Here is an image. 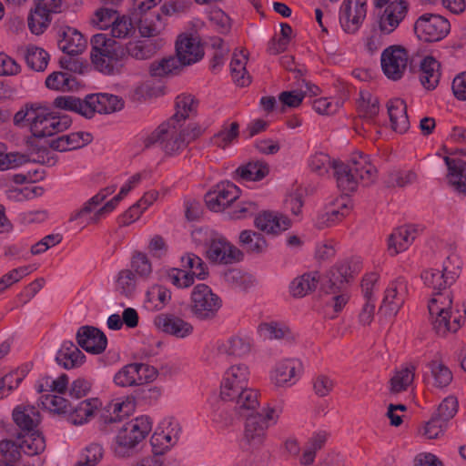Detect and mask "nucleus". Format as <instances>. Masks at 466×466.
Listing matches in <instances>:
<instances>
[{
    "mask_svg": "<svg viewBox=\"0 0 466 466\" xmlns=\"http://www.w3.org/2000/svg\"><path fill=\"white\" fill-rule=\"evenodd\" d=\"M166 24L161 15L157 14L153 18L144 17L137 20V28L143 38L156 37L165 30Z\"/></svg>",
    "mask_w": 466,
    "mask_h": 466,
    "instance_id": "obj_50",
    "label": "nucleus"
},
{
    "mask_svg": "<svg viewBox=\"0 0 466 466\" xmlns=\"http://www.w3.org/2000/svg\"><path fill=\"white\" fill-rule=\"evenodd\" d=\"M416 367L411 363H406L398 368L390 378V390L399 393L408 390L413 385Z\"/></svg>",
    "mask_w": 466,
    "mask_h": 466,
    "instance_id": "obj_41",
    "label": "nucleus"
},
{
    "mask_svg": "<svg viewBox=\"0 0 466 466\" xmlns=\"http://www.w3.org/2000/svg\"><path fill=\"white\" fill-rule=\"evenodd\" d=\"M72 121L68 116L57 115L48 108L36 106L30 131L35 137H51L69 128Z\"/></svg>",
    "mask_w": 466,
    "mask_h": 466,
    "instance_id": "obj_11",
    "label": "nucleus"
},
{
    "mask_svg": "<svg viewBox=\"0 0 466 466\" xmlns=\"http://www.w3.org/2000/svg\"><path fill=\"white\" fill-rule=\"evenodd\" d=\"M77 342L82 349L92 354L102 353L107 345L106 335L94 327H82L77 332Z\"/></svg>",
    "mask_w": 466,
    "mask_h": 466,
    "instance_id": "obj_28",
    "label": "nucleus"
},
{
    "mask_svg": "<svg viewBox=\"0 0 466 466\" xmlns=\"http://www.w3.org/2000/svg\"><path fill=\"white\" fill-rule=\"evenodd\" d=\"M85 359L84 353L72 341H64L56 356L57 364L66 370L81 366Z\"/></svg>",
    "mask_w": 466,
    "mask_h": 466,
    "instance_id": "obj_38",
    "label": "nucleus"
},
{
    "mask_svg": "<svg viewBox=\"0 0 466 466\" xmlns=\"http://www.w3.org/2000/svg\"><path fill=\"white\" fill-rule=\"evenodd\" d=\"M239 241L248 251L253 253H264L268 248V242L265 238L251 230H243L239 234Z\"/></svg>",
    "mask_w": 466,
    "mask_h": 466,
    "instance_id": "obj_59",
    "label": "nucleus"
},
{
    "mask_svg": "<svg viewBox=\"0 0 466 466\" xmlns=\"http://www.w3.org/2000/svg\"><path fill=\"white\" fill-rule=\"evenodd\" d=\"M18 445L23 453L34 456L46 449V441L42 433L35 429L21 432L18 435Z\"/></svg>",
    "mask_w": 466,
    "mask_h": 466,
    "instance_id": "obj_43",
    "label": "nucleus"
},
{
    "mask_svg": "<svg viewBox=\"0 0 466 466\" xmlns=\"http://www.w3.org/2000/svg\"><path fill=\"white\" fill-rule=\"evenodd\" d=\"M391 128L399 134L406 133L410 127L407 105L401 98H392L387 104Z\"/></svg>",
    "mask_w": 466,
    "mask_h": 466,
    "instance_id": "obj_33",
    "label": "nucleus"
},
{
    "mask_svg": "<svg viewBox=\"0 0 466 466\" xmlns=\"http://www.w3.org/2000/svg\"><path fill=\"white\" fill-rule=\"evenodd\" d=\"M181 266L188 269L195 279L204 280L208 277V270L203 260L195 254L187 253L181 257Z\"/></svg>",
    "mask_w": 466,
    "mask_h": 466,
    "instance_id": "obj_58",
    "label": "nucleus"
},
{
    "mask_svg": "<svg viewBox=\"0 0 466 466\" xmlns=\"http://www.w3.org/2000/svg\"><path fill=\"white\" fill-rule=\"evenodd\" d=\"M171 299V292L160 285L151 286L147 293L145 305L149 310L163 309Z\"/></svg>",
    "mask_w": 466,
    "mask_h": 466,
    "instance_id": "obj_46",
    "label": "nucleus"
},
{
    "mask_svg": "<svg viewBox=\"0 0 466 466\" xmlns=\"http://www.w3.org/2000/svg\"><path fill=\"white\" fill-rule=\"evenodd\" d=\"M428 309L432 328L440 336L457 332L466 319V309L453 303L450 291L434 293L428 303Z\"/></svg>",
    "mask_w": 466,
    "mask_h": 466,
    "instance_id": "obj_2",
    "label": "nucleus"
},
{
    "mask_svg": "<svg viewBox=\"0 0 466 466\" xmlns=\"http://www.w3.org/2000/svg\"><path fill=\"white\" fill-rule=\"evenodd\" d=\"M304 371V362L299 358H282L270 368L268 380L275 389L287 390L299 383Z\"/></svg>",
    "mask_w": 466,
    "mask_h": 466,
    "instance_id": "obj_7",
    "label": "nucleus"
},
{
    "mask_svg": "<svg viewBox=\"0 0 466 466\" xmlns=\"http://www.w3.org/2000/svg\"><path fill=\"white\" fill-rule=\"evenodd\" d=\"M258 333L263 339H279L289 333L288 327L276 321L263 322L258 327Z\"/></svg>",
    "mask_w": 466,
    "mask_h": 466,
    "instance_id": "obj_62",
    "label": "nucleus"
},
{
    "mask_svg": "<svg viewBox=\"0 0 466 466\" xmlns=\"http://www.w3.org/2000/svg\"><path fill=\"white\" fill-rule=\"evenodd\" d=\"M51 23L50 15L41 7L35 6L29 13L27 24L30 32L35 35H42Z\"/></svg>",
    "mask_w": 466,
    "mask_h": 466,
    "instance_id": "obj_54",
    "label": "nucleus"
},
{
    "mask_svg": "<svg viewBox=\"0 0 466 466\" xmlns=\"http://www.w3.org/2000/svg\"><path fill=\"white\" fill-rule=\"evenodd\" d=\"M157 377V370L144 363H130L122 367L115 375L116 386L126 388L152 382Z\"/></svg>",
    "mask_w": 466,
    "mask_h": 466,
    "instance_id": "obj_15",
    "label": "nucleus"
},
{
    "mask_svg": "<svg viewBox=\"0 0 466 466\" xmlns=\"http://www.w3.org/2000/svg\"><path fill=\"white\" fill-rule=\"evenodd\" d=\"M362 268L360 257H351L337 262L329 270V278L332 286L350 281Z\"/></svg>",
    "mask_w": 466,
    "mask_h": 466,
    "instance_id": "obj_27",
    "label": "nucleus"
},
{
    "mask_svg": "<svg viewBox=\"0 0 466 466\" xmlns=\"http://www.w3.org/2000/svg\"><path fill=\"white\" fill-rule=\"evenodd\" d=\"M238 135V125L236 122L227 124L215 135L214 144L219 147L226 148L233 144Z\"/></svg>",
    "mask_w": 466,
    "mask_h": 466,
    "instance_id": "obj_63",
    "label": "nucleus"
},
{
    "mask_svg": "<svg viewBox=\"0 0 466 466\" xmlns=\"http://www.w3.org/2000/svg\"><path fill=\"white\" fill-rule=\"evenodd\" d=\"M353 209V201L348 195H341L329 201L318 217V226L328 228L341 222Z\"/></svg>",
    "mask_w": 466,
    "mask_h": 466,
    "instance_id": "obj_22",
    "label": "nucleus"
},
{
    "mask_svg": "<svg viewBox=\"0 0 466 466\" xmlns=\"http://www.w3.org/2000/svg\"><path fill=\"white\" fill-rule=\"evenodd\" d=\"M334 177L338 187L348 195L357 190L360 183L368 186L377 178V168L362 153L352 155L349 163H334Z\"/></svg>",
    "mask_w": 466,
    "mask_h": 466,
    "instance_id": "obj_3",
    "label": "nucleus"
},
{
    "mask_svg": "<svg viewBox=\"0 0 466 466\" xmlns=\"http://www.w3.org/2000/svg\"><path fill=\"white\" fill-rule=\"evenodd\" d=\"M198 103L191 95H180L176 99V112L172 117L158 126L152 133L153 140H159L165 136H176L187 118L195 115Z\"/></svg>",
    "mask_w": 466,
    "mask_h": 466,
    "instance_id": "obj_9",
    "label": "nucleus"
},
{
    "mask_svg": "<svg viewBox=\"0 0 466 466\" xmlns=\"http://www.w3.org/2000/svg\"><path fill=\"white\" fill-rule=\"evenodd\" d=\"M407 294L408 285L404 279L390 282L385 290L380 310L389 316L396 315L404 304Z\"/></svg>",
    "mask_w": 466,
    "mask_h": 466,
    "instance_id": "obj_24",
    "label": "nucleus"
},
{
    "mask_svg": "<svg viewBox=\"0 0 466 466\" xmlns=\"http://www.w3.org/2000/svg\"><path fill=\"white\" fill-rule=\"evenodd\" d=\"M268 165L262 161H252L247 165L239 167L237 174L245 181H258L263 179L268 174Z\"/></svg>",
    "mask_w": 466,
    "mask_h": 466,
    "instance_id": "obj_52",
    "label": "nucleus"
},
{
    "mask_svg": "<svg viewBox=\"0 0 466 466\" xmlns=\"http://www.w3.org/2000/svg\"><path fill=\"white\" fill-rule=\"evenodd\" d=\"M69 385L68 376L61 374L56 378L42 376L35 382V390L43 394H64Z\"/></svg>",
    "mask_w": 466,
    "mask_h": 466,
    "instance_id": "obj_44",
    "label": "nucleus"
},
{
    "mask_svg": "<svg viewBox=\"0 0 466 466\" xmlns=\"http://www.w3.org/2000/svg\"><path fill=\"white\" fill-rule=\"evenodd\" d=\"M408 63V52L399 45L388 46L380 55L381 70L385 76L392 81L402 78L407 71Z\"/></svg>",
    "mask_w": 466,
    "mask_h": 466,
    "instance_id": "obj_17",
    "label": "nucleus"
},
{
    "mask_svg": "<svg viewBox=\"0 0 466 466\" xmlns=\"http://www.w3.org/2000/svg\"><path fill=\"white\" fill-rule=\"evenodd\" d=\"M447 166V181L455 191L466 194V162L459 158L444 157Z\"/></svg>",
    "mask_w": 466,
    "mask_h": 466,
    "instance_id": "obj_35",
    "label": "nucleus"
},
{
    "mask_svg": "<svg viewBox=\"0 0 466 466\" xmlns=\"http://www.w3.org/2000/svg\"><path fill=\"white\" fill-rule=\"evenodd\" d=\"M152 420L147 415L137 416L123 424L117 431L113 451L117 457L132 456L137 447L146 440L152 431Z\"/></svg>",
    "mask_w": 466,
    "mask_h": 466,
    "instance_id": "obj_4",
    "label": "nucleus"
},
{
    "mask_svg": "<svg viewBox=\"0 0 466 466\" xmlns=\"http://www.w3.org/2000/svg\"><path fill=\"white\" fill-rule=\"evenodd\" d=\"M451 24L442 15L436 14H423L414 23L416 36L424 42H437L442 40L450 33Z\"/></svg>",
    "mask_w": 466,
    "mask_h": 466,
    "instance_id": "obj_14",
    "label": "nucleus"
},
{
    "mask_svg": "<svg viewBox=\"0 0 466 466\" xmlns=\"http://www.w3.org/2000/svg\"><path fill=\"white\" fill-rule=\"evenodd\" d=\"M254 224L267 234L278 235L289 229L290 220L279 213L264 211L255 218Z\"/></svg>",
    "mask_w": 466,
    "mask_h": 466,
    "instance_id": "obj_30",
    "label": "nucleus"
},
{
    "mask_svg": "<svg viewBox=\"0 0 466 466\" xmlns=\"http://www.w3.org/2000/svg\"><path fill=\"white\" fill-rule=\"evenodd\" d=\"M12 415L22 432L36 429L40 422V413L33 405H18L14 409Z\"/></svg>",
    "mask_w": 466,
    "mask_h": 466,
    "instance_id": "obj_40",
    "label": "nucleus"
},
{
    "mask_svg": "<svg viewBox=\"0 0 466 466\" xmlns=\"http://www.w3.org/2000/svg\"><path fill=\"white\" fill-rule=\"evenodd\" d=\"M21 52L24 56L26 65L31 69L41 72L47 67L49 62V55L44 48L35 45H28L23 47Z\"/></svg>",
    "mask_w": 466,
    "mask_h": 466,
    "instance_id": "obj_45",
    "label": "nucleus"
},
{
    "mask_svg": "<svg viewBox=\"0 0 466 466\" xmlns=\"http://www.w3.org/2000/svg\"><path fill=\"white\" fill-rule=\"evenodd\" d=\"M62 394H43L38 401L43 409L55 414H66L70 410L69 401Z\"/></svg>",
    "mask_w": 466,
    "mask_h": 466,
    "instance_id": "obj_53",
    "label": "nucleus"
},
{
    "mask_svg": "<svg viewBox=\"0 0 466 466\" xmlns=\"http://www.w3.org/2000/svg\"><path fill=\"white\" fill-rule=\"evenodd\" d=\"M46 86L51 90L66 92L74 88L76 80L67 72L55 71L46 77Z\"/></svg>",
    "mask_w": 466,
    "mask_h": 466,
    "instance_id": "obj_55",
    "label": "nucleus"
},
{
    "mask_svg": "<svg viewBox=\"0 0 466 466\" xmlns=\"http://www.w3.org/2000/svg\"><path fill=\"white\" fill-rule=\"evenodd\" d=\"M101 407L97 398H89L80 401L69 413V420L75 425H83L88 422Z\"/></svg>",
    "mask_w": 466,
    "mask_h": 466,
    "instance_id": "obj_42",
    "label": "nucleus"
},
{
    "mask_svg": "<svg viewBox=\"0 0 466 466\" xmlns=\"http://www.w3.org/2000/svg\"><path fill=\"white\" fill-rule=\"evenodd\" d=\"M146 177V172L137 173L129 177L121 186L119 192L98 208L108 197L116 192V186L110 185L102 188L97 194L89 198L80 209L71 214L70 221H77L79 227L84 228L96 218L111 213Z\"/></svg>",
    "mask_w": 466,
    "mask_h": 466,
    "instance_id": "obj_1",
    "label": "nucleus"
},
{
    "mask_svg": "<svg viewBox=\"0 0 466 466\" xmlns=\"http://www.w3.org/2000/svg\"><path fill=\"white\" fill-rule=\"evenodd\" d=\"M428 371L423 379L428 387L438 390L447 388L452 381L453 376L451 370L441 360H433L427 364Z\"/></svg>",
    "mask_w": 466,
    "mask_h": 466,
    "instance_id": "obj_29",
    "label": "nucleus"
},
{
    "mask_svg": "<svg viewBox=\"0 0 466 466\" xmlns=\"http://www.w3.org/2000/svg\"><path fill=\"white\" fill-rule=\"evenodd\" d=\"M54 105L57 108L75 112L86 117V97L80 99L71 96H58L55 99Z\"/></svg>",
    "mask_w": 466,
    "mask_h": 466,
    "instance_id": "obj_61",
    "label": "nucleus"
},
{
    "mask_svg": "<svg viewBox=\"0 0 466 466\" xmlns=\"http://www.w3.org/2000/svg\"><path fill=\"white\" fill-rule=\"evenodd\" d=\"M252 347L253 339L249 335L238 333L212 341L207 347L208 358H243L250 353Z\"/></svg>",
    "mask_w": 466,
    "mask_h": 466,
    "instance_id": "obj_10",
    "label": "nucleus"
},
{
    "mask_svg": "<svg viewBox=\"0 0 466 466\" xmlns=\"http://www.w3.org/2000/svg\"><path fill=\"white\" fill-rule=\"evenodd\" d=\"M339 161L332 160L330 157L324 152L317 151L311 154L308 159V167L319 176L328 174L329 169Z\"/></svg>",
    "mask_w": 466,
    "mask_h": 466,
    "instance_id": "obj_60",
    "label": "nucleus"
},
{
    "mask_svg": "<svg viewBox=\"0 0 466 466\" xmlns=\"http://www.w3.org/2000/svg\"><path fill=\"white\" fill-rule=\"evenodd\" d=\"M182 428L177 420L165 418L157 425L151 437V445L156 454H164L174 446L180 439Z\"/></svg>",
    "mask_w": 466,
    "mask_h": 466,
    "instance_id": "obj_16",
    "label": "nucleus"
},
{
    "mask_svg": "<svg viewBox=\"0 0 466 466\" xmlns=\"http://www.w3.org/2000/svg\"><path fill=\"white\" fill-rule=\"evenodd\" d=\"M319 283L317 273H308L295 278L289 284V292L295 298H302L313 291Z\"/></svg>",
    "mask_w": 466,
    "mask_h": 466,
    "instance_id": "obj_48",
    "label": "nucleus"
},
{
    "mask_svg": "<svg viewBox=\"0 0 466 466\" xmlns=\"http://www.w3.org/2000/svg\"><path fill=\"white\" fill-rule=\"evenodd\" d=\"M240 189L232 182L223 181L205 196L207 207L214 212H220L239 198Z\"/></svg>",
    "mask_w": 466,
    "mask_h": 466,
    "instance_id": "obj_21",
    "label": "nucleus"
},
{
    "mask_svg": "<svg viewBox=\"0 0 466 466\" xmlns=\"http://www.w3.org/2000/svg\"><path fill=\"white\" fill-rule=\"evenodd\" d=\"M182 67L177 57L167 56L152 62L149 66V73L152 76L166 77L178 74Z\"/></svg>",
    "mask_w": 466,
    "mask_h": 466,
    "instance_id": "obj_47",
    "label": "nucleus"
},
{
    "mask_svg": "<svg viewBox=\"0 0 466 466\" xmlns=\"http://www.w3.org/2000/svg\"><path fill=\"white\" fill-rule=\"evenodd\" d=\"M176 54L182 66H190L201 60L204 50L199 37L192 33L180 34L176 41Z\"/></svg>",
    "mask_w": 466,
    "mask_h": 466,
    "instance_id": "obj_23",
    "label": "nucleus"
},
{
    "mask_svg": "<svg viewBox=\"0 0 466 466\" xmlns=\"http://www.w3.org/2000/svg\"><path fill=\"white\" fill-rule=\"evenodd\" d=\"M31 369V363H24L0 378V400L7 398L19 388Z\"/></svg>",
    "mask_w": 466,
    "mask_h": 466,
    "instance_id": "obj_34",
    "label": "nucleus"
},
{
    "mask_svg": "<svg viewBox=\"0 0 466 466\" xmlns=\"http://www.w3.org/2000/svg\"><path fill=\"white\" fill-rule=\"evenodd\" d=\"M93 139L90 133L85 131L72 132L57 137L50 143L51 148L64 152L75 150L89 144Z\"/></svg>",
    "mask_w": 466,
    "mask_h": 466,
    "instance_id": "obj_37",
    "label": "nucleus"
},
{
    "mask_svg": "<svg viewBox=\"0 0 466 466\" xmlns=\"http://www.w3.org/2000/svg\"><path fill=\"white\" fill-rule=\"evenodd\" d=\"M205 128L195 123L188 124L178 130L177 135L176 136H165L164 138H160L159 140H153V137L150 138L151 143L160 142L163 144L164 149L167 153L173 155L182 151L186 147L200 137Z\"/></svg>",
    "mask_w": 466,
    "mask_h": 466,
    "instance_id": "obj_19",
    "label": "nucleus"
},
{
    "mask_svg": "<svg viewBox=\"0 0 466 466\" xmlns=\"http://www.w3.org/2000/svg\"><path fill=\"white\" fill-rule=\"evenodd\" d=\"M367 3L368 0H343L339 21L344 32L354 34L360 29L367 15Z\"/></svg>",
    "mask_w": 466,
    "mask_h": 466,
    "instance_id": "obj_18",
    "label": "nucleus"
},
{
    "mask_svg": "<svg viewBox=\"0 0 466 466\" xmlns=\"http://www.w3.org/2000/svg\"><path fill=\"white\" fill-rule=\"evenodd\" d=\"M247 61V55L243 51H238L233 54L230 62L232 78L237 85L241 86H245L250 82L246 70Z\"/></svg>",
    "mask_w": 466,
    "mask_h": 466,
    "instance_id": "obj_51",
    "label": "nucleus"
},
{
    "mask_svg": "<svg viewBox=\"0 0 466 466\" xmlns=\"http://www.w3.org/2000/svg\"><path fill=\"white\" fill-rule=\"evenodd\" d=\"M441 78V64L431 56H425L420 63V80L428 90L434 89Z\"/></svg>",
    "mask_w": 466,
    "mask_h": 466,
    "instance_id": "obj_39",
    "label": "nucleus"
},
{
    "mask_svg": "<svg viewBox=\"0 0 466 466\" xmlns=\"http://www.w3.org/2000/svg\"><path fill=\"white\" fill-rule=\"evenodd\" d=\"M416 238V230L412 226H403L396 228L389 237L388 252L396 256L409 248Z\"/></svg>",
    "mask_w": 466,
    "mask_h": 466,
    "instance_id": "obj_36",
    "label": "nucleus"
},
{
    "mask_svg": "<svg viewBox=\"0 0 466 466\" xmlns=\"http://www.w3.org/2000/svg\"><path fill=\"white\" fill-rule=\"evenodd\" d=\"M461 269L460 257L451 253L444 258L439 268L423 271L421 279L427 287L438 291L437 293H443L448 291L447 289L456 281Z\"/></svg>",
    "mask_w": 466,
    "mask_h": 466,
    "instance_id": "obj_6",
    "label": "nucleus"
},
{
    "mask_svg": "<svg viewBox=\"0 0 466 466\" xmlns=\"http://www.w3.org/2000/svg\"><path fill=\"white\" fill-rule=\"evenodd\" d=\"M135 405L131 399L126 396L115 398L108 401L101 410V417L106 422H116L129 416Z\"/></svg>",
    "mask_w": 466,
    "mask_h": 466,
    "instance_id": "obj_31",
    "label": "nucleus"
},
{
    "mask_svg": "<svg viewBox=\"0 0 466 466\" xmlns=\"http://www.w3.org/2000/svg\"><path fill=\"white\" fill-rule=\"evenodd\" d=\"M221 298L207 284L194 286L190 294V311L200 320L215 318L222 308Z\"/></svg>",
    "mask_w": 466,
    "mask_h": 466,
    "instance_id": "obj_8",
    "label": "nucleus"
},
{
    "mask_svg": "<svg viewBox=\"0 0 466 466\" xmlns=\"http://www.w3.org/2000/svg\"><path fill=\"white\" fill-rule=\"evenodd\" d=\"M91 43V60L95 67L106 75L119 73L123 64L118 45L104 34L94 35Z\"/></svg>",
    "mask_w": 466,
    "mask_h": 466,
    "instance_id": "obj_5",
    "label": "nucleus"
},
{
    "mask_svg": "<svg viewBox=\"0 0 466 466\" xmlns=\"http://www.w3.org/2000/svg\"><path fill=\"white\" fill-rule=\"evenodd\" d=\"M251 377L250 367L244 362L230 364L223 371L219 385V396L221 400L234 397L248 386Z\"/></svg>",
    "mask_w": 466,
    "mask_h": 466,
    "instance_id": "obj_13",
    "label": "nucleus"
},
{
    "mask_svg": "<svg viewBox=\"0 0 466 466\" xmlns=\"http://www.w3.org/2000/svg\"><path fill=\"white\" fill-rule=\"evenodd\" d=\"M360 116L367 120L373 119L380 112V104L377 96L368 90H361L357 101Z\"/></svg>",
    "mask_w": 466,
    "mask_h": 466,
    "instance_id": "obj_49",
    "label": "nucleus"
},
{
    "mask_svg": "<svg viewBox=\"0 0 466 466\" xmlns=\"http://www.w3.org/2000/svg\"><path fill=\"white\" fill-rule=\"evenodd\" d=\"M376 9L383 11L379 16L378 25L381 33L390 35L394 32L404 20L409 10L406 0H372Z\"/></svg>",
    "mask_w": 466,
    "mask_h": 466,
    "instance_id": "obj_12",
    "label": "nucleus"
},
{
    "mask_svg": "<svg viewBox=\"0 0 466 466\" xmlns=\"http://www.w3.org/2000/svg\"><path fill=\"white\" fill-rule=\"evenodd\" d=\"M205 256L212 263L228 265L239 261L242 252L218 233L205 250Z\"/></svg>",
    "mask_w": 466,
    "mask_h": 466,
    "instance_id": "obj_20",
    "label": "nucleus"
},
{
    "mask_svg": "<svg viewBox=\"0 0 466 466\" xmlns=\"http://www.w3.org/2000/svg\"><path fill=\"white\" fill-rule=\"evenodd\" d=\"M110 32L113 37L124 39L135 35L136 26L128 15L117 14L110 27Z\"/></svg>",
    "mask_w": 466,
    "mask_h": 466,
    "instance_id": "obj_56",
    "label": "nucleus"
},
{
    "mask_svg": "<svg viewBox=\"0 0 466 466\" xmlns=\"http://www.w3.org/2000/svg\"><path fill=\"white\" fill-rule=\"evenodd\" d=\"M127 53L136 59H148L157 52V46L144 41L130 42L127 46Z\"/></svg>",
    "mask_w": 466,
    "mask_h": 466,
    "instance_id": "obj_64",
    "label": "nucleus"
},
{
    "mask_svg": "<svg viewBox=\"0 0 466 466\" xmlns=\"http://www.w3.org/2000/svg\"><path fill=\"white\" fill-rule=\"evenodd\" d=\"M86 39L75 27L63 25L58 32V47L64 53L76 56L86 48Z\"/></svg>",
    "mask_w": 466,
    "mask_h": 466,
    "instance_id": "obj_26",
    "label": "nucleus"
},
{
    "mask_svg": "<svg viewBox=\"0 0 466 466\" xmlns=\"http://www.w3.org/2000/svg\"><path fill=\"white\" fill-rule=\"evenodd\" d=\"M154 325L158 330L177 339L187 338L194 331V327L189 321L170 314L157 316Z\"/></svg>",
    "mask_w": 466,
    "mask_h": 466,
    "instance_id": "obj_25",
    "label": "nucleus"
},
{
    "mask_svg": "<svg viewBox=\"0 0 466 466\" xmlns=\"http://www.w3.org/2000/svg\"><path fill=\"white\" fill-rule=\"evenodd\" d=\"M267 425L262 423L259 417H249L245 424L244 444L250 450L262 447L267 440Z\"/></svg>",
    "mask_w": 466,
    "mask_h": 466,
    "instance_id": "obj_32",
    "label": "nucleus"
},
{
    "mask_svg": "<svg viewBox=\"0 0 466 466\" xmlns=\"http://www.w3.org/2000/svg\"><path fill=\"white\" fill-rule=\"evenodd\" d=\"M224 401L236 403L237 407L244 410H255L258 407V392L253 388L246 387L234 397H229Z\"/></svg>",
    "mask_w": 466,
    "mask_h": 466,
    "instance_id": "obj_57",
    "label": "nucleus"
}]
</instances>
